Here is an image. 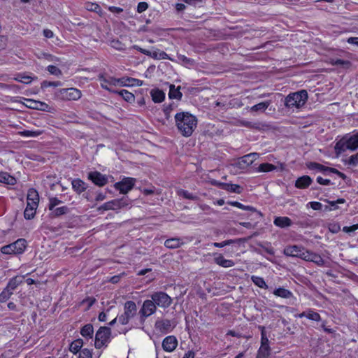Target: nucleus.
<instances>
[{"label":"nucleus","mask_w":358,"mask_h":358,"mask_svg":"<svg viewBox=\"0 0 358 358\" xmlns=\"http://www.w3.org/2000/svg\"><path fill=\"white\" fill-rule=\"evenodd\" d=\"M349 144L351 150H355L358 148V132L349 138Z\"/></svg>","instance_id":"nucleus-48"},{"label":"nucleus","mask_w":358,"mask_h":358,"mask_svg":"<svg viewBox=\"0 0 358 358\" xmlns=\"http://www.w3.org/2000/svg\"><path fill=\"white\" fill-rule=\"evenodd\" d=\"M47 70L50 74L56 76H59L62 74V71L57 66L55 65L51 64L48 66Z\"/></svg>","instance_id":"nucleus-51"},{"label":"nucleus","mask_w":358,"mask_h":358,"mask_svg":"<svg viewBox=\"0 0 358 358\" xmlns=\"http://www.w3.org/2000/svg\"><path fill=\"white\" fill-rule=\"evenodd\" d=\"M60 94L64 99L76 101L81 97V91L78 89L71 87L67 89H62Z\"/></svg>","instance_id":"nucleus-12"},{"label":"nucleus","mask_w":358,"mask_h":358,"mask_svg":"<svg viewBox=\"0 0 358 358\" xmlns=\"http://www.w3.org/2000/svg\"><path fill=\"white\" fill-rule=\"evenodd\" d=\"M87 178L95 185H96L98 187H103L108 182V179L107 176L103 175V174H102L101 173H100V172H99L97 171L90 172L88 173Z\"/></svg>","instance_id":"nucleus-10"},{"label":"nucleus","mask_w":358,"mask_h":358,"mask_svg":"<svg viewBox=\"0 0 358 358\" xmlns=\"http://www.w3.org/2000/svg\"><path fill=\"white\" fill-rule=\"evenodd\" d=\"M99 80L101 83V85L103 83L110 87V86H119L118 78H116L113 76L106 77L103 75H100L99 76Z\"/></svg>","instance_id":"nucleus-27"},{"label":"nucleus","mask_w":358,"mask_h":358,"mask_svg":"<svg viewBox=\"0 0 358 358\" xmlns=\"http://www.w3.org/2000/svg\"><path fill=\"white\" fill-rule=\"evenodd\" d=\"M38 203L39 195L38 192L34 188L29 189L27 196V205L38 208Z\"/></svg>","instance_id":"nucleus-15"},{"label":"nucleus","mask_w":358,"mask_h":358,"mask_svg":"<svg viewBox=\"0 0 358 358\" xmlns=\"http://www.w3.org/2000/svg\"><path fill=\"white\" fill-rule=\"evenodd\" d=\"M36 207L26 206L24 211V217L26 220H31L35 217L36 213Z\"/></svg>","instance_id":"nucleus-43"},{"label":"nucleus","mask_w":358,"mask_h":358,"mask_svg":"<svg viewBox=\"0 0 358 358\" xmlns=\"http://www.w3.org/2000/svg\"><path fill=\"white\" fill-rule=\"evenodd\" d=\"M257 157L258 154L255 152L245 155L240 158L239 163L245 164L247 166H249L252 164L255 160L257 159Z\"/></svg>","instance_id":"nucleus-39"},{"label":"nucleus","mask_w":358,"mask_h":358,"mask_svg":"<svg viewBox=\"0 0 358 358\" xmlns=\"http://www.w3.org/2000/svg\"><path fill=\"white\" fill-rule=\"evenodd\" d=\"M124 313L130 319L137 314V307L134 301H127L124 304Z\"/></svg>","instance_id":"nucleus-18"},{"label":"nucleus","mask_w":358,"mask_h":358,"mask_svg":"<svg viewBox=\"0 0 358 358\" xmlns=\"http://www.w3.org/2000/svg\"><path fill=\"white\" fill-rule=\"evenodd\" d=\"M50 211V215L51 217H57L65 215L69 213V209L66 206L54 208V210H49Z\"/></svg>","instance_id":"nucleus-34"},{"label":"nucleus","mask_w":358,"mask_h":358,"mask_svg":"<svg viewBox=\"0 0 358 358\" xmlns=\"http://www.w3.org/2000/svg\"><path fill=\"white\" fill-rule=\"evenodd\" d=\"M273 294L275 296L282 299H290L294 297V294L290 290L285 289L282 287L275 288L273 290Z\"/></svg>","instance_id":"nucleus-26"},{"label":"nucleus","mask_w":358,"mask_h":358,"mask_svg":"<svg viewBox=\"0 0 358 358\" xmlns=\"http://www.w3.org/2000/svg\"><path fill=\"white\" fill-rule=\"evenodd\" d=\"M95 298L87 296L82 301L81 303H87V306L86 308V310H89L95 303Z\"/></svg>","instance_id":"nucleus-54"},{"label":"nucleus","mask_w":358,"mask_h":358,"mask_svg":"<svg viewBox=\"0 0 358 358\" xmlns=\"http://www.w3.org/2000/svg\"><path fill=\"white\" fill-rule=\"evenodd\" d=\"M308 92L301 90L296 92L289 93L285 99V106L287 108H300L308 100Z\"/></svg>","instance_id":"nucleus-2"},{"label":"nucleus","mask_w":358,"mask_h":358,"mask_svg":"<svg viewBox=\"0 0 358 358\" xmlns=\"http://www.w3.org/2000/svg\"><path fill=\"white\" fill-rule=\"evenodd\" d=\"M276 169V166L274 164L266 162L259 165L256 169V172L258 173H268L271 172Z\"/></svg>","instance_id":"nucleus-38"},{"label":"nucleus","mask_w":358,"mask_h":358,"mask_svg":"<svg viewBox=\"0 0 358 358\" xmlns=\"http://www.w3.org/2000/svg\"><path fill=\"white\" fill-rule=\"evenodd\" d=\"M148 8V3L145 2V1H141V2H139L137 5V12L138 13H141L144 11H145Z\"/></svg>","instance_id":"nucleus-57"},{"label":"nucleus","mask_w":358,"mask_h":358,"mask_svg":"<svg viewBox=\"0 0 358 358\" xmlns=\"http://www.w3.org/2000/svg\"><path fill=\"white\" fill-rule=\"evenodd\" d=\"M316 181L317 183L322 185H329L331 184V182L329 179H324L321 176H317Z\"/></svg>","instance_id":"nucleus-61"},{"label":"nucleus","mask_w":358,"mask_h":358,"mask_svg":"<svg viewBox=\"0 0 358 358\" xmlns=\"http://www.w3.org/2000/svg\"><path fill=\"white\" fill-rule=\"evenodd\" d=\"M214 262L216 264L223 268H229L235 265V263L231 259H227L222 254H219L214 258Z\"/></svg>","instance_id":"nucleus-23"},{"label":"nucleus","mask_w":358,"mask_h":358,"mask_svg":"<svg viewBox=\"0 0 358 358\" xmlns=\"http://www.w3.org/2000/svg\"><path fill=\"white\" fill-rule=\"evenodd\" d=\"M251 280L252 282L259 288L267 289L268 286L262 277L252 275Z\"/></svg>","instance_id":"nucleus-42"},{"label":"nucleus","mask_w":358,"mask_h":358,"mask_svg":"<svg viewBox=\"0 0 358 358\" xmlns=\"http://www.w3.org/2000/svg\"><path fill=\"white\" fill-rule=\"evenodd\" d=\"M236 242H237L236 240L229 239V240L224 241L220 242V243L215 242V243H213V245L215 248H223V247L229 245H231L232 243H236Z\"/></svg>","instance_id":"nucleus-53"},{"label":"nucleus","mask_w":358,"mask_h":358,"mask_svg":"<svg viewBox=\"0 0 358 358\" xmlns=\"http://www.w3.org/2000/svg\"><path fill=\"white\" fill-rule=\"evenodd\" d=\"M295 317L299 318L306 317L310 320L315 322H319L321 320L320 315L311 308H309L306 311H303L297 315H295Z\"/></svg>","instance_id":"nucleus-19"},{"label":"nucleus","mask_w":358,"mask_h":358,"mask_svg":"<svg viewBox=\"0 0 358 358\" xmlns=\"http://www.w3.org/2000/svg\"><path fill=\"white\" fill-rule=\"evenodd\" d=\"M227 203L231 206L236 207L241 210H248V211H252V212L256 211V208H254L253 206H245V205H244L238 201H227Z\"/></svg>","instance_id":"nucleus-40"},{"label":"nucleus","mask_w":358,"mask_h":358,"mask_svg":"<svg viewBox=\"0 0 358 358\" xmlns=\"http://www.w3.org/2000/svg\"><path fill=\"white\" fill-rule=\"evenodd\" d=\"M182 93L180 90V87H176L174 85H171L169 92V97L170 99H180L182 98Z\"/></svg>","instance_id":"nucleus-37"},{"label":"nucleus","mask_w":358,"mask_h":358,"mask_svg":"<svg viewBox=\"0 0 358 358\" xmlns=\"http://www.w3.org/2000/svg\"><path fill=\"white\" fill-rule=\"evenodd\" d=\"M155 326L157 331L164 334L171 332L175 327L173 322L168 319L157 320Z\"/></svg>","instance_id":"nucleus-11"},{"label":"nucleus","mask_w":358,"mask_h":358,"mask_svg":"<svg viewBox=\"0 0 358 358\" xmlns=\"http://www.w3.org/2000/svg\"><path fill=\"white\" fill-rule=\"evenodd\" d=\"M83 345V341L81 338H78L71 342L69 346V350L74 355L78 353Z\"/></svg>","instance_id":"nucleus-32"},{"label":"nucleus","mask_w":358,"mask_h":358,"mask_svg":"<svg viewBox=\"0 0 358 358\" xmlns=\"http://www.w3.org/2000/svg\"><path fill=\"white\" fill-rule=\"evenodd\" d=\"M42 131L40 130H23L18 132V134L24 137H37L42 134Z\"/></svg>","instance_id":"nucleus-45"},{"label":"nucleus","mask_w":358,"mask_h":358,"mask_svg":"<svg viewBox=\"0 0 358 358\" xmlns=\"http://www.w3.org/2000/svg\"><path fill=\"white\" fill-rule=\"evenodd\" d=\"M13 292H11L8 288L5 287L0 293V303L6 302L13 295Z\"/></svg>","instance_id":"nucleus-47"},{"label":"nucleus","mask_w":358,"mask_h":358,"mask_svg":"<svg viewBox=\"0 0 358 358\" xmlns=\"http://www.w3.org/2000/svg\"><path fill=\"white\" fill-rule=\"evenodd\" d=\"M108 9L111 13H117V14H120L123 12V9L122 8L113 6H108Z\"/></svg>","instance_id":"nucleus-64"},{"label":"nucleus","mask_w":358,"mask_h":358,"mask_svg":"<svg viewBox=\"0 0 358 358\" xmlns=\"http://www.w3.org/2000/svg\"><path fill=\"white\" fill-rule=\"evenodd\" d=\"M312 182L313 180L309 176H303L296 179L295 187L298 189H306Z\"/></svg>","instance_id":"nucleus-21"},{"label":"nucleus","mask_w":358,"mask_h":358,"mask_svg":"<svg viewBox=\"0 0 358 358\" xmlns=\"http://www.w3.org/2000/svg\"><path fill=\"white\" fill-rule=\"evenodd\" d=\"M101 87L110 93L118 94L127 103H133L135 101L134 94L127 90H114L111 87H108L107 85H103V83L101 84Z\"/></svg>","instance_id":"nucleus-9"},{"label":"nucleus","mask_w":358,"mask_h":358,"mask_svg":"<svg viewBox=\"0 0 358 358\" xmlns=\"http://www.w3.org/2000/svg\"><path fill=\"white\" fill-rule=\"evenodd\" d=\"M350 165L356 166L358 164V153L351 155L348 161Z\"/></svg>","instance_id":"nucleus-60"},{"label":"nucleus","mask_w":358,"mask_h":358,"mask_svg":"<svg viewBox=\"0 0 358 358\" xmlns=\"http://www.w3.org/2000/svg\"><path fill=\"white\" fill-rule=\"evenodd\" d=\"M136 182V179L131 177H124L120 181L114 184V187L120 194H125L131 190Z\"/></svg>","instance_id":"nucleus-7"},{"label":"nucleus","mask_w":358,"mask_h":358,"mask_svg":"<svg viewBox=\"0 0 358 358\" xmlns=\"http://www.w3.org/2000/svg\"><path fill=\"white\" fill-rule=\"evenodd\" d=\"M150 96L152 101L157 103H162L165 99V93L158 88L152 89L150 91Z\"/></svg>","instance_id":"nucleus-25"},{"label":"nucleus","mask_w":358,"mask_h":358,"mask_svg":"<svg viewBox=\"0 0 358 358\" xmlns=\"http://www.w3.org/2000/svg\"><path fill=\"white\" fill-rule=\"evenodd\" d=\"M306 250L305 248L301 245H288L284 248V254L286 256L298 257L303 260H305V257L306 255Z\"/></svg>","instance_id":"nucleus-8"},{"label":"nucleus","mask_w":358,"mask_h":358,"mask_svg":"<svg viewBox=\"0 0 358 358\" xmlns=\"http://www.w3.org/2000/svg\"><path fill=\"white\" fill-rule=\"evenodd\" d=\"M78 358H92V350L83 348L79 352Z\"/></svg>","instance_id":"nucleus-52"},{"label":"nucleus","mask_w":358,"mask_h":358,"mask_svg":"<svg viewBox=\"0 0 358 358\" xmlns=\"http://www.w3.org/2000/svg\"><path fill=\"white\" fill-rule=\"evenodd\" d=\"M117 82L120 87H141L143 85V80L129 76L119 78Z\"/></svg>","instance_id":"nucleus-14"},{"label":"nucleus","mask_w":358,"mask_h":358,"mask_svg":"<svg viewBox=\"0 0 358 358\" xmlns=\"http://www.w3.org/2000/svg\"><path fill=\"white\" fill-rule=\"evenodd\" d=\"M111 329L108 327H100L95 334L94 346L101 349L110 341Z\"/></svg>","instance_id":"nucleus-3"},{"label":"nucleus","mask_w":358,"mask_h":358,"mask_svg":"<svg viewBox=\"0 0 358 358\" xmlns=\"http://www.w3.org/2000/svg\"><path fill=\"white\" fill-rule=\"evenodd\" d=\"M22 282V277L15 276L9 280L6 287L10 289L11 292H13V290H15Z\"/></svg>","instance_id":"nucleus-35"},{"label":"nucleus","mask_w":358,"mask_h":358,"mask_svg":"<svg viewBox=\"0 0 358 358\" xmlns=\"http://www.w3.org/2000/svg\"><path fill=\"white\" fill-rule=\"evenodd\" d=\"M305 261L313 262L319 266H323L325 263L324 259L319 254L308 250L306 252Z\"/></svg>","instance_id":"nucleus-17"},{"label":"nucleus","mask_w":358,"mask_h":358,"mask_svg":"<svg viewBox=\"0 0 358 358\" xmlns=\"http://www.w3.org/2000/svg\"><path fill=\"white\" fill-rule=\"evenodd\" d=\"M151 299L156 305V307L166 308L172 303V299L166 292L162 291L155 292L151 296Z\"/></svg>","instance_id":"nucleus-4"},{"label":"nucleus","mask_w":358,"mask_h":358,"mask_svg":"<svg viewBox=\"0 0 358 358\" xmlns=\"http://www.w3.org/2000/svg\"><path fill=\"white\" fill-rule=\"evenodd\" d=\"M118 322L122 325H126L129 322V320H131L127 315H125V314L123 313L122 315H119L117 317Z\"/></svg>","instance_id":"nucleus-55"},{"label":"nucleus","mask_w":358,"mask_h":358,"mask_svg":"<svg viewBox=\"0 0 358 358\" xmlns=\"http://www.w3.org/2000/svg\"><path fill=\"white\" fill-rule=\"evenodd\" d=\"M308 205L315 210H320L322 208V204L319 201H310Z\"/></svg>","instance_id":"nucleus-58"},{"label":"nucleus","mask_w":358,"mask_h":358,"mask_svg":"<svg viewBox=\"0 0 358 358\" xmlns=\"http://www.w3.org/2000/svg\"><path fill=\"white\" fill-rule=\"evenodd\" d=\"M1 252L4 255H16L12 243L2 246Z\"/></svg>","instance_id":"nucleus-50"},{"label":"nucleus","mask_w":358,"mask_h":358,"mask_svg":"<svg viewBox=\"0 0 358 358\" xmlns=\"http://www.w3.org/2000/svg\"><path fill=\"white\" fill-rule=\"evenodd\" d=\"M335 150L338 153H341L347 150H350L349 144V138L346 140L341 139L336 143Z\"/></svg>","instance_id":"nucleus-30"},{"label":"nucleus","mask_w":358,"mask_h":358,"mask_svg":"<svg viewBox=\"0 0 358 358\" xmlns=\"http://www.w3.org/2000/svg\"><path fill=\"white\" fill-rule=\"evenodd\" d=\"M329 173H335L339 178H341L343 180H345L346 178V175L344 173L339 171L338 169H336L335 168H331V169H329Z\"/></svg>","instance_id":"nucleus-63"},{"label":"nucleus","mask_w":358,"mask_h":358,"mask_svg":"<svg viewBox=\"0 0 358 358\" xmlns=\"http://www.w3.org/2000/svg\"><path fill=\"white\" fill-rule=\"evenodd\" d=\"M15 179L7 172H0V182L7 185H14Z\"/></svg>","instance_id":"nucleus-41"},{"label":"nucleus","mask_w":358,"mask_h":358,"mask_svg":"<svg viewBox=\"0 0 358 358\" xmlns=\"http://www.w3.org/2000/svg\"><path fill=\"white\" fill-rule=\"evenodd\" d=\"M12 244L16 255L22 254L27 248V241L24 238H19Z\"/></svg>","instance_id":"nucleus-24"},{"label":"nucleus","mask_w":358,"mask_h":358,"mask_svg":"<svg viewBox=\"0 0 358 358\" xmlns=\"http://www.w3.org/2000/svg\"><path fill=\"white\" fill-rule=\"evenodd\" d=\"M178 345V341L175 336H168L162 341V348L165 352H173Z\"/></svg>","instance_id":"nucleus-13"},{"label":"nucleus","mask_w":358,"mask_h":358,"mask_svg":"<svg viewBox=\"0 0 358 358\" xmlns=\"http://www.w3.org/2000/svg\"><path fill=\"white\" fill-rule=\"evenodd\" d=\"M157 311V307L152 299H146L143 301V305L138 312L141 322H144L146 318L151 316Z\"/></svg>","instance_id":"nucleus-6"},{"label":"nucleus","mask_w":358,"mask_h":358,"mask_svg":"<svg viewBox=\"0 0 358 358\" xmlns=\"http://www.w3.org/2000/svg\"><path fill=\"white\" fill-rule=\"evenodd\" d=\"M42 85L43 87H59L62 85V83L60 81H43Z\"/></svg>","instance_id":"nucleus-56"},{"label":"nucleus","mask_w":358,"mask_h":358,"mask_svg":"<svg viewBox=\"0 0 358 358\" xmlns=\"http://www.w3.org/2000/svg\"><path fill=\"white\" fill-rule=\"evenodd\" d=\"M357 229H358V223L351 225V226H345L343 227V231L346 233L350 234L352 232L355 231Z\"/></svg>","instance_id":"nucleus-59"},{"label":"nucleus","mask_w":358,"mask_h":358,"mask_svg":"<svg viewBox=\"0 0 358 358\" xmlns=\"http://www.w3.org/2000/svg\"><path fill=\"white\" fill-rule=\"evenodd\" d=\"M184 241L181 238L175 237L166 239L164 241V246L169 249H178L184 245Z\"/></svg>","instance_id":"nucleus-20"},{"label":"nucleus","mask_w":358,"mask_h":358,"mask_svg":"<svg viewBox=\"0 0 358 358\" xmlns=\"http://www.w3.org/2000/svg\"><path fill=\"white\" fill-rule=\"evenodd\" d=\"M85 8L89 11L97 13L99 16H102L103 15L102 8L96 3L87 2L85 5Z\"/></svg>","instance_id":"nucleus-36"},{"label":"nucleus","mask_w":358,"mask_h":358,"mask_svg":"<svg viewBox=\"0 0 358 358\" xmlns=\"http://www.w3.org/2000/svg\"><path fill=\"white\" fill-rule=\"evenodd\" d=\"M176 126L184 137H189L197 127V118L188 112H180L175 115Z\"/></svg>","instance_id":"nucleus-1"},{"label":"nucleus","mask_w":358,"mask_h":358,"mask_svg":"<svg viewBox=\"0 0 358 358\" xmlns=\"http://www.w3.org/2000/svg\"><path fill=\"white\" fill-rule=\"evenodd\" d=\"M61 203H62V201L57 197H51L49 199L48 210H54V208Z\"/></svg>","instance_id":"nucleus-49"},{"label":"nucleus","mask_w":358,"mask_h":358,"mask_svg":"<svg viewBox=\"0 0 358 358\" xmlns=\"http://www.w3.org/2000/svg\"><path fill=\"white\" fill-rule=\"evenodd\" d=\"M307 166L310 170H317L318 171L322 172L324 174L327 172H329V169H331L332 168L326 166L317 162H310L307 164Z\"/></svg>","instance_id":"nucleus-31"},{"label":"nucleus","mask_w":358,"mask_h":358,"mask_svg":"<svg viewBox=\"0 0 358 358\" xmlns=\"http://www.w3.org/2000/svg\"><path fill=\"white\" fill-rule=\"evenodd\" d=\"M120 208V203L119 201L117 200H111L104 203L103 205L100 206L98 208L99 210H116Z\"/></svg>","instance_id":"nucleus-28"},{"label":"nucleus","mask_w":358,"mask_h":358,"mask_svg":"<svg viewBox=\"0 0 358 358\" xmlns=\"http://www.w3.org/2000/svg\"><path fill=\"white\" fill-rule=\"evenodd\" d=\"M270 104L269 101H263L252 106L250 108L252 112L265 111Z\"/></svg>","instance_id":"nucleus-46"},{"label":"nucleus","mask_w":358,"mask_h":358,"mask_svg":"<svg viewBox=\"0 0 358 358\" xmlns=\"http://www.w3.org/2000/svg\"><path fill=\"white\" fill-rule=\"evenodd\" d=\"M261 329V346L257 351L256 358H267L270 355L271 348L269 347V341L267 338L265 328L259 327Z\"/></svg>","instance_id":"nucleus-5"},{"label":"nucleus","mask_w":358,"mask_h":358,"mask_svg":"<svg viewBox=\"0 0 358 358\" xmlns=\"http://www.w3.org/2000/svg\"><path fill=\"white\" fill-rule=\"evenodd\" d=\"M177 194L179 196H182L186 199L196 201L197 199V196L192 193L189 192L187 190H185L183 189H179L176 192Z\"/></svg>","instance_id":"nucleus-44"},{"label":"nucleus","mask_w":358,"mask_h":358,"mask_svg":"<svg viewBox=\"0 0 358 358\" xmlns=\"http://www.w3.org/2000/svg\"><path fill=\"white\" fill-rule=\"evenodd\" d=\"M8 42V37L6 36L0 35V50L6 47Z\"/></svg>","instance_id":"nucleus-62"},{"label":"nucleus","mask_w":358,"mask_h":358,"mask_svg":"<svg viewBox=\"0 0 358 358\" xmlns=\"http://www.w3.org/2000/svg\"><path fill=\"white\" fill-rule=\"evenodd\" d=\"M273 224L278 227L280 228H286L292 226V220L285 216H278L275 217L273 220Z\"/></svg>","instance_id":"nucleus-22"},{"label":"nucleus","mask_w":358,"mask_h":358,"mask_svg":"<svg viewBox=\"0 0 358 358\" xmlns=\"http://www.w3.org/2000/svg\"><path fill=\"white\" fill-rule=\"evenodd\" d=\"M72 187L78 194H80L85 191L86 185L84 181L78 178L72 181Z\"/></svg>","instance_id":"nucleus-33"},{"label":"nucleus","mask_w":358,"mask_h":358,"mask_svg":"<svg viewBox=\"0 0 358 358\" xmlns=\"http://www.w3.org/2000/svg\"><path fill=\"white\" fill-rule=\"evenodd\" d=\"M80 334L86 339H91L94 335V328L92 324H87L80 329Z\"/></svg>","instance_id":"nucleus-29"},{"label":"nucleus","mask_w":358,"mask_h":358,"mask_svg":"<svg viewBox=\"0 0 358 358\" xmlns=\"http://www.w3.org/2000/svg\"><path fill=\"white\" fill-rule=\"evenodd\" d=\"M216 185L229 192L241 194L243 191V187L237 184H231L227 182H218L216 183Z\"/></svg>","instance_id":"nucleus-16"}]
</instances>
